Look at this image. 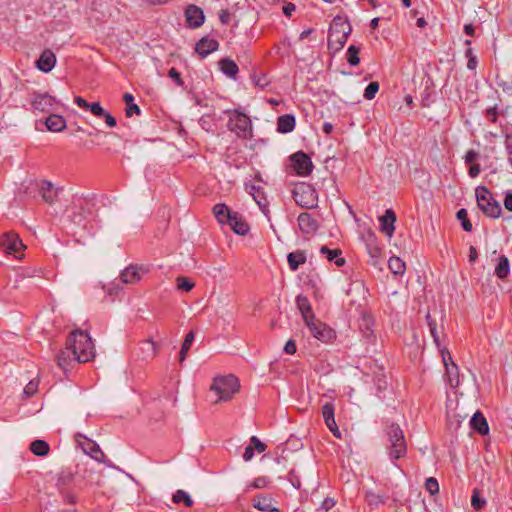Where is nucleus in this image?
I'll list each match as a JSON object with an SVG mask.
<instances>
[{
    "label": "nucleus",
    "instance_id": "c756f323",
    "mask_svg": "<svg viewBox=\"0 0 512 512\" xmlns=\"http://www.w3.org/2000/svg\"><path fill=\"white\" fill-rule=\"evenodd\" d=\"M306 259V253L302 250L291 252L287 256L288 265L292 271H296L300 265L306 262Z\"/></svg>",
    "mask_w": 512,
    "mask_h": 512
},
{
    "label": "nucleus",
    "instance_id": "6e6552de",
    "mask_svg": "<svg viewBox=\"0 0 512 512\" xmlns=\"http://www.w3.org/2000/svg\"><path fill=\"white\" fill-rule=\"evenodd\" d=\"M305 325L313 337L323 343H330L336 338L335 331L316 317L312 321L306 322Z\"/></svg>",
    "mask_w": 512,
    "mask_h": 512
},
{
    "label": "nucleus",
    "instance_id": "864d4df0",
    "mask_svg": "<svg viewBox=\"0 0 512 512\" xmlns=\"http://www.w3.org/2000/svg\"><path fill=\"white\" fill-rule=\"evenodd\" d=\"M425 488L431 495L438 493V491H439L438 481L433 477L426 479Z\"/></svg>",
    "mask_w": 512,
    "mask_h": 512
},
{
    "label": "nucleus",
    "instance_id": "f704fd0d",
    "mask_svg": "<svg viewBox=\"0 0 512 512\" xmlns=\"http://www.w3.org/2000/svg\"><path fill=\"white\" fill-rule=\"evenodd\" d=\"M446 376L450 387L456 388L459 385V368L454 361L447 364Z\"/></svg>",
    "mask_w": 512,
    "mask_h": 512
},
{
    "label": "nucleus",
    "instance_id": "c9c22d12",
    "mask_svg": "<svg viewBox=\"0 0 512 512\" xmlns=\"http://www.w3.org/2000/svg\"><path fill=\"white\" fill-rule=\"evenodd\" d=\"M30 451L36 456H46L50 451L49 444L44 440H34L30 444Z\"/></svg>",
    "mask_w": 512,
    "mask_h": 512
},
{
    "label": "nucleus",
    "instance_id": "412c9836",
    "mask_svg": "<svg viewBox=\"0 0 512 512\" xmlns=\"http://www.w3.org/2000/svg\"><path fill=\"white\" fill-rule=\"evenodd\" d=\"M381 230L386 233L389 237H391L394 233L395 226L394 223L396 221V215L392 209H387L385 214L379 217Z\"/></svg>",
    "mask_w": 512,
    "mask_h": 512
},
{
    "label": "nucleus",
    "instance_id": "f3484780",
    "mask_svg": "<svg viewBox=\"0 0 512 512\" xmlns=\"http://www.w3.org/2000/svg\"><path fill=\"white\" fill-rule=\"evenodd\" d=\"M218 48L219 42L216 39L203 37L196 43L195 51L201 58H205L212 52L217 51Z\"/></svg>",
    "mask_w": 512,
    "mask_h": 512
},
{
    "label": "nucleus",
    "instance_id": "2eb2a0df",
    "mask_svg": "<svg viewBox=\"0 0 512 512\" xmlns=\"http://www.w3.org/2000/svg\"><path fill=\"white\" fill-rule=\"evenodd\" d=\"M334 405L331 402H328L323 405L322 407V416L324 418L325 424L328 427V429L332 432V434L336 438H341V432L336 424L335 417H334Z\"/></svg>",
    "mask_w": 512,
    "mask_h": 512
},
{
    "label": "nucleus",
    "instance_id": "49530a36",
    "mask_svg": "<svg viewBox=\"0 0 512 512\" xmlns=\"http://www.w3.org/2000/svg\"><path fill=\"white\" fill-rule=\"evenodd\" d=\"M366 501L371 507H378L379 505H383L385 503V499L383 496L376 494L372 491H368L366 493Z\"/></svg>",
    "mask_w": 512,
    "mask_h": 512
},
{
    "label": "nucleus",
    "instance_id": "ea45409f",
    "mask_svg": "<svg viewBox=\"0 0 512 512\" xmlns=\"http://www.w3.org/2000/svg\"><path fill=\"white\" fill-rule=\"evenodd\" d=\"M388 267L395 275H402L405 272V263L399 257L393 256L388 260Z\"/></svg>",
    "mask_w": 512,
    "mask_h": 512
},
{
    "label": "nucleus",
    "instance_id": "473e14b6",
    "mask_svg": "<svg viewBox=\"0 0 512 512\" xmlns=\"http://www.w3.org/2000/svg\"><path fill=\"white\" fill-rule=\"evenodd\" d=\"M221 71L230 78H235L239 72V68L235 61L229 58H223L219 62Z\"/></svg>",
    "mask_w": 512,
    "mask_h": 512
},
{
    "label": "nucleus",
    "instance_id": "0eeeda50",
    "mask_svg": "<svg viewBox=\"0 0 512 512\" xmlns=\"http://www.w3.org/2000/svg\"><path fill=\"white\" fill-rule=\"evenodd\" d=\"M477 205L480 210L490 218H499L502 212L500 204L492 197L484 186H478L475 190Z\"/></svg>",
    "mask_w": 512,
    "mask_h": 512
},
{
    "label": "nucleus",
    "instance_id": "6e6d98bb",
    "mask_svg": "<svg viewBox=\"0 0 512 512\" xmlns=\"http://www.w3.org/2000/svg\"><path fill=\"white\" fill-rule=\"evenodd\" d=\"M88 110L95 116L102 117L105 110L102 108L99 102L90 103Z\"/></svg>",
    "mask_w": 512,
    "mask_h": 512
},
{
    "label": "nucleus",
    "instance_id": "37998d69",
    "mask_svg": "<svg viewBox=\"0 0 512 512\" xmlns=\"http://www.w3.org/2000/svg\"><path fill=\"white\" fill-rule=\"evenodd\" d=\"M347 61L351 66H356L360 63L359 48L355 45H350L347 49Z\"/></svg>",
    "mask_w": 512,
    "mask_h": 512
},
{
    "label": "nucleus",
    "instance_id": "ddd939ff",
    "mask_svg": "<svg viewBox=\"0 0 512 512\" xmlns=\"http://www.w3.org/2000/svg\"><path fill=\"white\" fill-rule=\"evenodd\" d=\"M149 272L145 266L129 265L120 273V280L124 284H135Z\"/></svg>",
    "mask_w": 512,
    "mask_h": 512
},
{
    "label": "nucleus",
    "instance_id": "09e8293b",
    "mask_svg": "<svg viewBox=\"0 0 512 512\" xmlns=\"http://www.w3.org/2000/svg\"><path fill=\"white\" fill-rule=\"evenodd\" d=\"M83 478L86 480L89 485H101V474L99 472L85 471Z\"/></svg>",
    "mask_w": 512,
    "mask_h": 512
},
{
    "label": "nucleus",
    "instance_id": "680f3d73",
    "mask_svg": "<svg viewBox=\"0 0 512 512\" xmlns=\"http://www.w3.org/2000/svg\"><path fill=\"white\" fill-rule=\"evenodd\" d=\"M268 483H269V481L266 477H258L252 482L251 487L264 488L267 486Z\"/></svg>",
    "mask_w": 512,
    "mask_h": 512
},
{
    "label": "nucleus",
    "instance_id": "4468645a",
    "mask_svg": "<svg viewBox=\"0 0 512 512\" xmlns=\"http://www.w3.org/2000/svg\"><path fill=\"white\" fill-rule=\"evenodd\" d=\"M186 22L190 28H199L205 21L203 10L196 5H188L185 11Z\"/></svg>",
    "mask_w": 512,
    "mask_h": 512
},
{
    "label": "nucleus",
    "instance_id": "a19ab883",
    "mask_svg": "<svg viewBox=\"0 0 512 512\" xmlns=\"http://www.w3.org/2000/svg\"><path fill=\"white\" fill-rule=\"evenodd\" d=\"M194 332L193 331H190L185 339H184V342L182 343V346H181V350H180V354H179V362L180 363H183L186 359V356L188 354V351L194 341Z\"/></svg>",
    "mask_w": 512,
    "mask_h": 512
},
{
    "label": "nucleus",
    "instance_id": "603ef678",
    "mask_svg": "<svg viewBox=\"0 0 512 512\" xmlns=\"http://www.w3.org/2000/svg\"><path fill=\"white\" fill-rule=\"evenodd\" d=\"M465 56L466 58L468 59V62H467V68L469 70H475L476 67H477V57L476 55L473 53L472 49L469 47L466 52H465Z\"/></svg>",
    "mask_w": 512,
    "mask_h": 512
},
{
    "label": "nucleus",
    "instance_id": "5fc2aeb1",
    "mask_svg": "<svg viewBox=\"0 0 512 512\" xmlns=\"http://www.w3.org/2000/svg\"><path fill=\"white\" fill-rule=\"evenodd\" d=\"M38 390V382L37 381H34V380H31L24 388V395L26 397H31L33 396Z\"/></svg>",
    "mask_w": 512,
    "mask_h": 512
},
{
    "label": "nucleus",
    "instance_id": "bf43d9fd",
    "mask_svg": "<svg viewBox=\"0 0 512 512\" xmlns=\"http://www.w3.org/2000/svg\"><path fill=\"white\" fill-rule=\"evenodd\" d=\"M505 148L508 155V162L512 167V135H507L505 138Z\"/></svg>",
    "mask_w": 512,
    "mask_h": 512
},
{
    "label": "nucleus",
    "instance_id": "5701e85b",
    "mask_svg": "<svg viewBox=\"0 0 512 512\" xmlns=\"http://www.w3.org/2000/svg\"><path fill=\"white\" fill-rule=\"evenodd\" d=\"M246 191L253 197L261 210L266 213L268 203L263 189L260 186H256L254 184H247Z\"/></svg>",
    "mask_w": 512,
    "mask_h": 512
},
{
    "label": "nucleus",
    "instance_id": "9b49d317",
    "mask_svg": "<svg viewBox=\"0 0 512 512\" xmlns=\"http://www.w3.org/2000/svg\"><path fill=\"white\" fill-rule=\"evenodd\" d=\"M77 441L85 454L89 455L97 462H105L106 456L96 442L80 434L77 435Z\"/></svg>",
    "mask_w": 512,
    "mask_h": 512
},
{
    "label": "nucleus",
    "instance_id": "39448f33",
    "mask_svg": "<svg viewBox=\"0 0 512 512\" xmlns=\"http://www.w3.org/2000/svg\"><path fill=\"white\" fill-rule=\"evenodd\" d=\"M352 31L349 21L337 16L329 28L328 48L334 53L340 51L348 40Z\"/></svg>",
    "mask_w": 512,
    "mask_h": 512
},
{
    "label": "nucleus",
    "instance_id": "aec40b11",
    "mask_svg": "<svg viewBox=\"0 0 512 512\" xmlns=\"http://www.w3.org/2000/svg\"><path fill=\"white\" fill-rule=\"evenodd\" d=\"M227 224L232 228V230L238 235H246L249 232V225L243 219V217L234 212L232 216L227 221Z\"/></svg>",
    "mask_w": 512,
    "mask_h": 512
},
{
    "label": "nucleus",
    "instance_id": "13d9d810",
    "mask_svg": "<svg viewBox=\"0 0 512 512\" xmlns=\"http://www.w3.org/2000/svg\"><path fill=\"white\" fill-rule=\"evenodd\" d=\"M250 441L254 450H257L259 453H262L266 450V445L263 442H261L256 436H252Z\"/></svg>",
    "mask_w": 512,
    "mask_h": 512
},
{
    "label": "nucleus",
    "instance_id": "393cba45",
    "mask_svg": "<svg viewBox=\"0 0 512 512\" xmlns=\"http://www.w3.org/2000/svg\"><path fill=\"white\" fill-rule=\"evenodd\" d=\"M471 427L480 435H486L489 432V425L483 414L477 411L470 420Z\"/></svg>",
    "mask_w": 512,
    "mask_h": 512
},
{
    "label": "nucleus",
    "instance_id": "72a5a7b5",
    "mask_svg": "<svg viewBox=\"0 0 512 512\" xmlns=\"http://www.w3.org/2000/svg\"><path fill=\"white\" fill-rule=\"evenodd\" d=\"M510 273L509 259L505 255L498 258V263L495 267V274L500 279H505Z\"/></svg>",
    "mask_w": 512,
    "mask_h": 512
},
{
    "label": "nucleus",
    "instance_id": "de8ad7c7",
    "mask_svg": "<svg viewBox=\"0 0 512 512\" xmlns=\"http://www.w3.org/2000/svg\"><path fill=\"white\" fill-rule=\"evenodd\" d=\"M471 505L475 510H481L486 505V500L480 497V491L474 489L471 497Z\"/></svg>",
    "mask_w": 512,
    "mask_h": 512
},
{
    "label": "nucleus",
    "instance_id": "69168bd1",
    "mask_svg": "<svg viewBox=\"0 0 512 512\" xmlns=\"http://www.w3.org/2000/svg\"><path fill=\"white\" fill-rule=\"evenodd\" d=\"M243 459L244 461H250L254 457V448L252 445H248L243 453Z\"/></svg>",
    "mask_w": 512,
    "mask_h": 512
},
{
    "label": "nucleus",
    "instance_id": "a878e982",
    "mask_svg": "<svg viewBox=\"0 0 512 512\" xmlns=\"http://www.w3.org/2000/svg\"><path fill=\"white\" fill-rule=\"evenodd\" d=\"M139 349L144 360L153 359L158 354L157 344L152 339L142 341Z\"/></svg>",
    "mask_w": 512,
    "mask_h": 512
},
{
    "label": "nucleus",
    "instance_id": "3c124183",
    "mask_svg": "<svg viewBox=\"0 0 512 512\" xmlns=\"http://www.w3.org/2000/svg\"><path fill=\"white\" fill-rule=\"evenodd\" d=\"M378 90H379L378 82H375V81L370 82L367 85V87H366V89L364 91V95L363 96L367 100H372L375 97V95L378 92Z\"/></svg>",
    "mask_w": 512,
    "mask_h": 512
},
{
    "label": "nucleus",
    "instance_id": "2f4dec72",
    "mask_svg": "<svg viewBox=\"0 0 512 512\" xmlns=\"http://www.w3.org/2000/svg\"><path fill=\"white\" fill-rule=\"evenodd\" d=\"M56 360L58 366L63 370H67L70 364L75 361L74 354L71 352L70 348L67 345L64 350L57 354Z\"/></svg>",
    "mask_w": 512,
    "mask_h": 512
},
{
    "label": "nucleus",
    "instance_id": "4be33fe9",
    "mask_svg": "<svg viewBox=\"0 0 512 512\" xmlns=\"http://www.w3.org/2000/svg\"><path fill=\"white\" fill-rule=\"evenodd\" d=\"M296 305L302 315L304 323L312 321V319H314L315 315L312 311L311 304L306 296L298 295L296 297Z\"/></svg>",
    "mask_w": 512,
    "mask_h": 512
},
{
    "label": "nucleus",
    "instance_id": "1a4fd4ad",
    "mask_svg": "<svg viewBox=\"0 0 512 512\" xmlns=\"http://www.w3.org/2000/svg\"><path fill=\"white\" fill-rule=\"evenodd\" d=\"M0 246L7 254L13 255L15 258L21 257L25 247L18 234L13 231L6 232L0 237Z\"/></svg>",
    "mask_w": 512,
    "mask_h": 512
},
{
    "label": "nucleus",
    "instance_id": "e433bc0d",
    "mask_svg": "<svg viewBox=\"0 0 512 512\" xmlns=\"http://www.w3.org/2000/svg\"><path fill=\"white\" fill-rule=\"evenodd\" d=\"M366 247H367L368 254L371 257V264L373 266H376L379 262V259L381 257V253H382L380 247L376 243V239L375 238L370 239L369 242L367 243Z\"/></svg>",
    "mask_w": 512,
    "mask_h": 512
},
{
    "label": "nucleus",
    "instance_id": "c03bdc74",
    "mask_svg": "<svg viewBox=\"0 0 512 512\" xmlns=\"http://www.w3.org/2000/svg\"><path fill=\"white\" fill-rule=\"evenodd\" d=\"M176 285L178 290L189 292L194 288L195 283L184 276H178L176 278Z\"/></svg>",
    "mask_w": 512,
    "mask_h": 512
},
{
    "label": "nucleus",
    "instance_id": "8fccbe9b",
    "mask_svg": "<svg viewBox=\"0 0 512 512\" xmlns=\"http://www.w3.org/2000/svg\"><path fill=\"white\" fill-rule=\"evenodd\" d=\"M426 319H427V323L429 326L430 334L433 337L435 344L439 347L440 340H439V334H438L437 327H436V322L431 318L429 313L426 315Z\"/></svg>",
    "mask_w": 512,
    "mask_h": 512
},
{
    "label": "nucleus",
    "instance_id": "58836bf2",
    "mask_svg": "<svg viewBox=\"0 0 512 512\" xmlns=\"http://www.w3.org/2000/svg\"><path fill=\"white\" fill-rule=\"evenodd\" d=\"M172 501L175 504H181L183 503L186 507H191L193 505V500L190 497V495L181 489H178L173 495H172Z\"/></svg>",
    "mask_w": 512,
    "mask_h": 512
},
{
    "label": "nucleus",
    "instance_id": "cd10ccee",
    "mask_svg": "<svg viewBox=\"0 0 512 512\" xmlns=\"http://www.w3.org/2000/svg\"><path fill=\"white\" fill-rule=\"evenodd\" d=\"M46 127L52 132H61L66 127L65 119L57 114H52L46 119Z\"/></svg>",
    "mask_w": 512,
    "mask_h": 512
},
{
    "label": "nucleus",
    "instance_id": "bb28decb",
    "mask_svg": "<svg viewBox=\"0 0 512 512\" xmlns=\"http://www.w3.org/2000/svg\"><path fill=\"white\" fill-rule=\"evenodd\" d=\"M253 507L262 512H272L276 510L273 506L272 498L264 495H258L253 499Z\"/></svg>",
    "mask_w": 512,
    "mask_h": 512
},
{
    "label": "nucleus",
    "instance_id": "052dcab7",
    "mask_svg": "<svg viewBox=\"0 0 512 512\" xmlns=\"http://www.w3.org/2000/svg\"><path fill=\"white\" fill-rule=\"evenodd\" d=\"M168 76L170 78H172L176 82V84L178 86H182L183 85V81H182L181 75H180V73L175 68H171L168 71Z\"/></svg>",
    "mask_w": 512,
    "mask_h": 512
},
{
    "label": "nucleus",
    "instance_id": "79ce46f5",
    "mask_svg": "<svg viewBox=\"0 0 512 512\" xmlns=\"http://www.w3.org/2000/svg\"><path fill=\"white\" fill-rule=\"evenodd\" d=\"M457 219L461 222V226L464 231L471 232L472 231V223L468 219V213L467 210L462 208L458 210L456 214Z\"/></svg>",
    "mask_w": 512,
    "mask_h": 512
},
{
    "label": "nucleus",
    "instance_id": "a18cd8bd",
    "mask_svg": "<svg viewBox=\"0 0 512 512\" xmlns=\"http://www.w3.org/2000/svg\"><path fill=\"white\" fill-rule=\"evenodd\" d=\"M371 320L369 318H363L362 323L360 325L363 336L368 340L374 341V332L371 328Z\"/></svg>",
    "mask_w": 512,
    "mask_h": 512
},
{
    "label": "nucleus",
    "instance_id": "e2e57ef3",
    "mask_svg": "<svg viewBox=\"0 0 512 512\" xmlns=\"http://www.w3.org/2000/svg\"><path fill=\"white\" fill-rule=\"evenodd\" d=\"M284 351L287 354H294L296 352V343L294 340H288L284 346Z\"/></svg>",
    "mask_w": 512,
    "mask_h": 512
},
{
    "label": "nucleus",
    "instance_id": "a211bd4d",
    "mask_svg": "<svg viewBox=\"0 0 512 512\" xmlns=\"http://www.w3.org/2000/svg\"><path fill=\"white\" fill-rule=\"evenodd\" d=\"M55 64L56 56L50 49L44 50L36 61V67L44 73L50 72L54 68Z\"/></svg>",
    "mask_w": 512,
    "mask_h": 512
},
{
    "label": "nucleus",
    "instance_id": "20e7f679",
    "mask_svg": "<svg viewBox=\"0 0 512 512\" xmlns=\"http://www.w3.org/2000/svg\"><path fill=\"white\" fill-rule=\"evenodd\" d=\"M386 449L391 460H398L407 453V444L403 430L398 424L392 423L386 428Z\"/></svg>",
    "mask_w": 512,
    "mask_h": 512
},
{
    "label": "nucleus",
    "instance_id": "6ab92c4d",
    "mask_svg": "<svg viewBox=\"0 0 512 512\" xmlns=\"http://www.w3.org/2000/svg\"><path fill=\"white\" fill-rule=\"evenodd\" d=\"M39 192L42 196V199L48 204L54 203L58 196V189L55 188L54 185L48 180H42L40 182Z\"/></svg>",
    "mask_w": 512,
    "mask_h": 512
},
{
    "label": "nucleus",
    "instance_id": "9d476101",
    "mask_svg": "<svg viewBox=\"0 0 512 512\" xmlns=\"http://www.w3.org/2000/svg\"><path fill=\"white\" fill-rule=\"evenodd\" d=\"M291 165L299 176H308L313 169L311 158L302 151H298L290 157Z\"/></svg>",
    "mask_w": 512,
    "mask_h": 512
},
{
    "label": "nucleus",
    "instance_id": "f8f14e48",
    "mask_svg": "<svg viewBox=\"0 0 512 512\" xmlns=\"http://www.w3.org/2000/svg\"><path fill=\"white\" fill-rule=\"evenodd\" d=\"M31 106L34 110L40 112H49L57 104L56 99L48 93H36L31 95Z\"/></svg>",
    "mask_w": 512,
    "mask_h": 512
},
{
    "label": "nucleus",
    "instance_id": "7ed1b4c3",
    "mask_svg": "<svg viewBox=\"0 0 512 512\" xmlns=\"http://www.w3.org/2000/svg\"><path fill=\"white\" fill-rule=\"evenodd\" d=\"M239 381L234 375L217 376L213 379L210 391L216 395L215 403L229 401L239 391Z\"/></svg>",
    "mask_w": 512,
    "mask_h": 512
},
{
    "label": "nucleus",
    "instance_id": "4c0bfd02",
    "mask_svg": "<svg viewBox=\"0 0 512 512\" xmlns=\"http://www.w3.org/2000/svg\"><path fill=\"white\" fill-rule=\"evenodd\" d=\"M123 100L126 103V116L132 117L134 114L139 115L140 114V108L137 104L133 103L134 97L130 93H125L123 95Z\"/></svg>",
    "mask_w": 512,
    "mask_h": 512
},
{
    "label": "nucleus",
    "instance_id": "f03ea898",
    "mask_svg": "<svg viewBox=\"0 0 512 512\" xmlns=\"http://www.w3.org/2000/svg\"><path fill=\"white\" fill-rule=\"evenodd\" d=\"M54 485L58 494L65 504H76L77 496L74 491L76 487V473L70 468H62L54 477Z\"/></svg>",
    "mask_w": 512,
    "mask_h": 512
},
{
    "label": "nucleus",
    "instance_id": "f257e3e1",
    "mask_svg": "<svg viewBox=\"0 0 512 512\" xmlns=\"http://www.w3.org/2000/svg\"><path fill=\"white\" fill-rule=\"evenodd\" d=\"M67 346L74 354L75 362H88L95 356V348L91 337L82 330H75L67 339Z\"/></svg>",
    "mask_w": 512,
    "mask_h": 512
},
{
    "label": "nucleus",
    "instance_id": "423d86ee",
    "mask_svg": "<svg viewBox=\"0 0 512 512\" xmlns=\"http://www.w3.org/2000/svg\"><path fill=\"white\" fill-rule=\"evenodd\" d=\"M230 115L227 123L229 131L235 133L239 138L250 139L253 136L251 119L238 110H228Z\"/></svg>",
    "mask_w": 512,
    "mask_h": 512
},
{
    "label": "nucleus",
    "instance_id": "4d7b16f0",
    "mask_svg": "<svg viewBox=\"0 0 512 512\" xmlns=\"http://www.w3.org/2000/svg\"><path fill=\"white\" fill-rule=\"evenodd\" d=\"M479 153L473 149L468 150L465 154L464 160L466 164L472 165L478 159Z\"/></svg>",
    "mask_w": 512,
    "mask_h": 512
},
{
    "label": "nucleus",
    "instance_id": "774afa93",
    "mask_svg": "<svg viewBox=\"0 0 512 512\" xmlns=\"http://www.w3.org/2000/svg\"><path fill=\"white\" fill-rule=\"evenodd\" d=\"M504 206L507 210L512 211V192H507L504 198Z\"/></svg>",
    "mask_w": 512,
    "mask_h": 512
},
{
    "label": "nucleus",
    "instance_id": "c85d7f7f",
    "mask_svg": "<svg viewBox=\"0 0 512 512\" xmlns=\"http://www.w3.org/2000/svg\"><path fill=\"white\" fill-rule=\"evenodd\" d=\"M320 253L325 255L328 261L334 262L339 267L345 264V259L341 257L342 252L340 249H329L327 246H322Z\"/></svg>",
    "mask_w": 512,
    "mask_h": 512
},
{
    "label": "nucleus",
    "instance_id": "b1692460",
    "mask_svg": "<svg viewBox=\"0 0 512 512\" xmlns=\"http://www.w3.org/2000/svg\"><path fill=\"white\" fill-rule=\"evenodd\" d=\"M296 125L295 117L292 114H285L277 119V131L282 134L290 133Z\"/></svg>",
    "mask_w": 512,
    "mask_h": 512
},
{
    "label": "nucleus",
    "instance_id": "7c9ffc66",
    "mask_svg": "<svg viewBox=\"0 0 512 512\" xmlns=\"http://www.w3.org/2000/svg\"><path fill=\"white\" fill-rule=\"evenodd\" d=\"M213 213L220 224H227V221L234 212L230 211L225 204L218 203L213 207Z\"/></svg>",
    "mask_w": 512,
    "mask_h": 512
},
{
    "label": "nucleus",
    "instance_id": "dca6fc26",
    "mask_svg": "<svg viewBox=\"0 0 512 512\" xmlns=\"http://www.w3.org/2000/svg\"><path fill=\"white\" fill-rule=\"evenodd\" d=\"M298 226L302 233L311 235L316 233L319 224L310 213L303 212L298 216Z\"/></svg>",
    "mask_w": 512,
    "mask_h": 512
},
{
    "label": "nucleus",
    "instance_id": "0e129e2a",
    "mask_svg": "<svg viewBox=\"0 0 512 512\" xmlns=\"http://www.w3.org/2000/svg\"><path fill=\"white\" fill-rule=\"evenodd\" d=\"M219 19L222 24H224V25L229 24L230 19H231L230 12L228 10H221V12L219 14Z\"/></svg>",
    "mask_w": 512,
    "mask_h": 512
},
{
    "label": "nucleus",
    "instance_id": "338daca9",
    "mask_svg": "<svg viewBox=\"0 0 512 512\" xmlns=\"http://www.w3.org/2000/svg\"><path fill=\"white\" fill-rule=\"evenodd\" d=\"M481 168L479 164L470 165L468 174L471 178H475L480 174Z\"/></svg>",
    "mask_w": 512,
    "mask_h": 512
}]
</instances>
